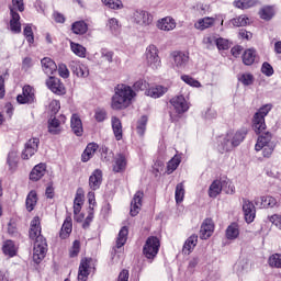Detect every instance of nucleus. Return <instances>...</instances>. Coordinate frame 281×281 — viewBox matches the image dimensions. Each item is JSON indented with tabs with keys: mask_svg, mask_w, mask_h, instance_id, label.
Returning <instances> with one entry per match:
<instances>
[{
	"mask_svg": "<svg viewBox=\"0 0 281 281\" xmlns=\"http://www.w3.org/2000/svg\"><path fill=\"white\" fill-rule=\"evenodd\" d=\"M41 217L35 216L31 221L29 236L31 240H35L33 247V260L37 265L41 262V260H43V258H45V254H47V241H45V238L43 235H41Z\"/></svg>",
	"mask_w": 281,
	"mask_h": 281,
	"instance_id": "1",
	"label": "nucleus"
},
{
	"mask_svg": "<svg viewBox=\"0 0 281 281\" xmlns=\"http://www.w3.org/2000/svg\"><path fill=\"white\" fill-rule=\"evenodd\" d=\"M137 93L135 90L128 85H117L114 89V94L111 99V109L113 111H123V109H128L131 104H133V100H135Z\"/></svg>",
	"mask_w": 281,
	"mask_h": 281,
	"instance_id": "2",
	"label": "nucleus"
},
{
	"mask_svg": "<svg viewBox=\"0 0 281 281\" xmlns=\"http://www.w3.org/2000/svg\"><path fill=\"white\" fill-rule=\"evenodd\" d=\"M245 137H247V128L245 127L237 131H228L225 136L218 138L220 153H231V150L243 144Z\"/></svg>",
	"mask_w": 281,
	"mask_h": 281,
	"instance_id": "3",
	"label": "nucleus"
},
{
	"mask_svg": "<svg viewBox=\"0 0 281 281\" xmlns=\"http://www.w3.org/2000/svg\"><path fill=\"white\" fill-rule=\"evenodd\" d=\"M274 148H276V143H273L271 133L269 132L259 136L255 145V150L257 153H259V150H262L263 157H271Z\"/></svg>",
	"mask_w": 281,
	"mask_h": 281,
	"instance_id": "4",
	"label": "nucleus"
},
{
	"mask_svg": "<svg viewBox=\"0 0 281 281\" xmlns=\"http://www.w3.org/2000/svg\"><path fill=\"white\" fill-rule=\"evenodd\" d=\"M144 60L147 67H150L151 69H157L158 67H161V57H159V48L157 47V45L149 44L145 48Z\"/></svg>",
	"mask_w": 281,
	"mask_h": 281,
	"instance_id": "5",
	"label": "nucleus"
},
{
	"mask_svg": "<svg viewBox=\"0 0 281 281\" xmlns=\"http://www.w3.org/2000/svg\"><path fill=\"white\" fill-rule=\"evenodd\" d=\"M159 247H161L159 238L155 236L148 237L143 247V254L145 258H147L148 260H153L154 258H156L159 254Z\"/></svg>",
	"mask_w": 281,
	"mask_h": 281,
	"instance_id": "6",
	"label": "nucleus"
},
{
	"mask_svg": "<svg viewBox=\"0 0 281 281\" xmlns=\"http://www.w3.org/2000/svg\"><path fill=\"white\" fill-rule=\"evenodd\" d=\"M169 103L171 104L176 115H183L190 111V100L183 94L175 95L170 99Z\"/></svg>",
	"mask_w": 281,
	"mask_h": 281,
	"instance_id": "7",
	"label": "nucleus"
},
{
	"mask_svg": "<svg viewBox=\"0 0 281 281\" xmlns=\"http://www.w3.org/2000/svg\"><path fill=\"white\" fill-rule=\"evenodd\" d=\"M171 60L173 69L177 71H183L188 67L190 60V53L183 50H175L171 53Z\"/></svg>",
	"mask_w": 281,
	"mask_h": 281,
	"instance_id": "8",
	"label": "nucleus"
},
{
	"mask_svg": "<svg viewBox=\"0 0 281 281\" xmlns=\"http://www.w3.org/2000/svg\"><path fill=\"white\" fill-rule=\"evenodd\" d=\"M132 19L136 25H139L140 27H148V25H153L154 20L153 14L146 10L134 11Z\"/></svg>",
	"mask_w": 281,
	"mask_h": 281,
	"instance_id": "9",
	"label": "nucleus"
},
{
	"mask_svg": "<svg viewBox=\"0 0 281 281\" xmlns=\"http://www.w3.org/2000/svg\"><path fill=\"white\" fill-rule=\"evenodd\" d=\"M254 203L259 210L278 207V200L272 195H260L255 198Z\"/></svg>",
	"mask_w": 281,
	"mask_h": 281,
	"instance_id": "10",
	"label": "nucleus"
},
{
	"mask_svg": "<svg viewBox=\"0 0 281 281\" xmlns=\"http://www.w3.org/2000/svg\"><path fill=\"white\" fill-rule=\"evenodd\" d=\"M82 205H85V190L77 189L75 200H74V214L76 221H82L85 218V215H80V212L82 210Z\"/></svg>",
	"mask_w": 281,
	"mask_h": 281,
	"instance_id": "11",
	"label": "nucleus"
},
{
	"mask_svg": "<svg viewBox=\"0 0 281 281\" xmlns=\"http://www.w3.org/2000/svg\"><path fill=\"white\" fill-rule=\"evenodd\" d=\"M36 100L35 90L32 86L26 85L22 89V94H19L16 101L19 104H32Z\"/></svg>",
	"mask_w": 281,
	"mask_h": 281,
	"instance_id": "12",
	"label": "nucleus"
},
{
	"mask_svg": "<svg viewBox=\"0 0 281 281\" xmlns=\"http://www.w3.org/2000/svg\"><path fill=\"white\" fill-rule=\"evenodd\" d=\"M91 269H93V260L89 258L81 259L78 270V280L87 281L91 273Z\"/></svg>",
	"mask_w": 281,
	"mask_h": 281,
	"instance_id": "13",
	"label": "nucleus"
},
{
	"mask_svg": "<svg viewBox=\"0 0 281 281\" xmlns=\"http://www.w3.org/2000/svg\"><path fill=\"white\" fill-rule=\"evenodd\" d=\"M69 68L77 78H89V66L85 61L72 60L69 63Z\"/></svg>",
	"mask_w": 281,
	"mask_h": 281,
	"instance_id": "14",
	"label": "nucleus"
},
{
	"mask_svg": "<svg viewBox=\"0 0 281 281\" xmlns=\"http://www.w3.org/2000/svg\"><path fill=\"white\" fill-rule=\"evenodd\" d=\"M156 27L157 30H160V32H172L173 30H177V20L167 15L157 20Z\"/></svg>",
	"mask_w": 281,
	"mask_h": 281,
	"instance_id": "15",
	"label": "nucleus"
},
{
	"mask_svg": "<svg viewBox=\"0 0 281 281\" xmlns=\"http://www.w3.org/2000/svg\"><path fill=\"white\" fill-rule=\"evenodd\" d=\"M40 143L41 140L36 137L29 139L22 151V159L27 160L31 159V157H34V155H36V151L38 150Z\"/></svg>",
	"mask_w": 281,
	"mask_h": 281,
	"instance_id": "16",
	"label": "nucleus"
},
{
	"mask_svg": "<svg viewBox=\"0 0 281 281\" xmlns=\"http://www.w3.org/2000/svg\"><path fill=\"white\" fill-rule=\"evenodd\" d=\"M243 212L246 223H254L256 220V205L248 199H243Z\"/></svg>",
	"mask_w": 281,
	"mask_h": 281,
	"instance_id": "17",
	"label": "nucleus"
},
{
	"mask_svg": "<svg viewBox=\"0 0 281 281\" xmlns=\"http://www.w3.org/2000/svg\"><path fill=\"white\" fill-rule=\"evenodd\" d=\"M214 234V221L212 218H206L203 221L200 228V238L202 240H207Z\"/></svg>",
	"mask_w": 281,
	"mask_h": 281,
	"instance_id": "18",
	"label": "nucleus"
},
{
	"mask_svg": "<svg viewBox=\"0 0 281 281\" xmlns=\"http://www.w3.org/2000/svg\"><path fill=\"white\" fill-rule=\"evenodd\" d=\"M144 199V192L137 191L131 202V216H137L142 211V200Z\"/></svg>",
	"mask_w": 281,
	"mask_h": 281,
	"instance_id": "19",
	"label": "nucleus"
},
{
	"mask_svg": "<svg viewBox=\"0 0 281 281\" xmlns=\"http://www.w3.org/2000/svg\"><path fill=\"white\" fill-rule=\"evenodd\" d=\"M46 86L53 93H56L57 95H63L65 93V86H63L60 79L58 78L49 77L48 80H46Z\"/></svg>",
	"mask_w": 281,
	"mask_h": 281,
	"instance_id": "20",
	"label": "nucleus"
},
{
	"mask_svg": "<svg viewBox=\"0 0 281 281\" xmlns=\"http://www.w3.org/2000/svg\"><path fill=\"white\" fill-rule=\"evenodd\" d=\"M70 128L72 133L77 135V137H82V134L85 133V128L82 127V120L80 119V115L78 114L71 115Z\"/></svg>",
	"mask_w": 281,
	"mask_h": 281,
	"instance_id": "21",
	"label": "nucleus"
},
{
	"mask_svg": "<svg viewBox=\"0 0 281 281\" xmlns=\"http://www.w3.org/2000/svg\"><path fill=\"white\" fill-rule=\"evenodd\" d=\"M111 126L116 142H121L122 137H124V130L122 127V121L120 120V117L112 116Z\"/></svg>",
	"mask_w": 281,
	"mask_h": 281,
	"instance_id": "22",
	"label": "nucleus"
},
{
	"mask_svg": "<svg viewBox=\"0 0 281 281\" xmlns=\"http://www.w3.org/2000/svg\"><path fill=\"white\" fill-rule=\"evenodd\" d=\"M214 23H216V18L205 16L201 18L194 23V29L199 30L200 32H203L205 30H210V27L214 26Z\"/></svg>",
	"mask_w": 281,
	"mask_h": 281,
	"instance_id": "23",
	"label": "nucleus"
},
{
	"mask_svg": "<svg viewBox=\"0 0 281 281\" xmlns=\"http://www.w3.org/2000/svg\"><path fill=\"white\" fill-rule=\"evenodd\" d=\"M102 186V170L95 169L89 178V188L92 191L100 190Z\"/></svg>",
	"mask_w": 281,
	"mask_h": 281,
	"instance_id": "24",
	"label": "nucleus"
},
{
	"mask_svg": "<svg viewBox=\"0 0 281 281\" xmlns=\"http://www.w3.org/2000/svg\"><path fill=\"white\" fill-rule=\"evenodd\" d=\"M45 172H47V166L45 164L41 162L36 165L30 173L31 181H41L45 177Z\"/></svg>",
	"mask_w": 281,
	"mask_h": 281,
	"instance_id": "25",
	"label": "nucleus"
},
{
	"mask_svg": "<svg viewBox=\"0 0 281 281\" xmlns=\"http://www.w3.org/2000/svg\"><path fill=\"white\" fill-rule=\"evenodd\" d=\"M234 269L235 273H237V276L241 278V276H245L246 273H249V271H251V262L248 259H240L235 265Z\"/></svg>",
	"mask_w": 281,
	"mask_h": 281,
	"instance_id": "26",
	"label": "nucleus"
},
{
	"mask_svg": "<svg viewBox=\"0 0 281 281\" xmlns=\"http://www.w3.org/2000/svg\"><path fill=\"white\" fill-rule=\"evenodd\" d=\"M166 93H168V88L164 86H151L145 91V95L154 99L161 98Z\"/></svg>",
	"mask_w": 281,
	"mask_h": 281,
	"instance_id": "27",
	"label": "nucleus"
},
{
	"mask_svg": "<svg viewBox=\"0 0 281 281\" xmlns=\"http://www.w3.org/2000/svg\"><path fill=\"white\" fill-rule=\"evenodd\" d=\"M42 69L47 76H52L56 69H58V66H56V63L54 59L49 57H44L42 60Z\"/></svg>",
	"mask_w": 281,
	"mask_h": 281,
	"instance_id": "28",
	"label": "nucleus"
},
{
	"mask_svg": "<svg viewBox=\"0 0 281 281\" xmlns=\"http://www.w3.org/2000/svg\"><path fill=\"white\" fill-rule=\"evenodd\" d=\"M16 251H19V247H16L14 241L9 239L2 244V252L4 256H8V258H14V256H16Z\"/></svg>",
	"mask_w": 281,
	"mask_h": 281,
	"instance_id": "29",
	"label": "nucleus"
},
{
	"mask_svg": "<svg viewBox=\"0 0 281 281\" xmlns=\"http://www.w3.org/2000/svg\"><path fill=\"white\" fill-rule=\"evenodd\" d=\"M240 236V226L238 223H232L225 231V237L227 240H236Z\"/></svg>",
	"mask_w": 281,
	"mask_h": 281,
	"instance_id": "30",
	"label": "nucleus"
},
{
	"mask_svg": "<svg viewBox=\"0 0 281 281\" xmlns=\"http://www.w3.org/2000/svg\"><path fill=\"white\" fill-rule=\"evenodd\" d=\"M98 148L100 147L95 143L88 144L85 151L81 155V161H83V164H87V161L92 159L93 155H95Z\"/></svg>",
	"mask_w": 281,
	"mask_h": 281,
	"instance_id": "31",
	"label": "nucleus"
},
{
	"mask_svg": "<svg viewBox=\"0 0 281 281\" xmlns=\"http://www.w3.org/2000/svg\"><path fill=\"white\" fill-rule=\"evenodd\" d=\"M106 27L111 32V34H113V36H120V34L122 33V24H120L119 19H109Z\"/></svg>",
	"mask_w": 281,
	"mask_h": 281,
	"instance_id": "32",
	"label": "nucleus"
},
{
	"mask_svg": "<svg viewBox=\"0 0 281 281\" xmlns=\"http://www.w3.org/2000/svg\"><path fill=\"white\" fill-rule=\"evenodd\" d=\"M10 29L14 34L21 33V15L18 12L12 11L11 13Z\"/></svg>",
	"mask_w": 281,
	"mask_h": 281,
	"instance_id": "33",
	"label": "nucleus"
},
{
	"mask_svg": "<svg viewBox=\"0 0 281 281\" xmlns=\"http://www.w3.org/2000/svg\"><path fill=\"white\" fill-rule=\"evenodd\" d=\"M221 192H223V182L221 180L213 181L209 188V196L216 199Z\"/></svg>",
	"mask_w": 281,
	"mask_h": 281,
	"instance_id": "34",
	"label": "nucleus"
},
{
	"mask_svg": "<svg viewBox=\"0 0 281 281\" xmlns=\"http://www.w3.org/2000/svg\"><path fill=\"white\" fill-rule=\"evenodd\" d=\"M124 170H126V157H124L122 154H119L113 162V171L124 172Z\"/></svg>",
	"mask_w": 281,
	"mask_h": 281,
	"instance_id": "35",
	"label": "nucleus"
},
{
	"mask_svg": "<svg viewBox=\"0 0 281 281\" xmlns=\"http://www.w3.org/2000/svg\"><path fill=\"white\" fill-rule=\"evenodd\" d=\"M252 128L257 135H260L262 131H266L267 124L265 123V119L255 114L252 120Z\"/></svg>",
	"mask_w": 281,
	"mask_h": 281,
	"instance_id": "36",
	"label": "nucleus"
},
{
	"mask_svg": "<svg viewBox=\"0 0 281 281\" xmlns=\"http://www.w3.org/2000/svg\"><path fill=\"white\" fill-rule=\"evenodd\" d=\"M74 229V224L71 222V217L68 216L63 223L59 236L60 238H69V234H71V231Z\"/></svg>",
	"mask_w": 281,
	"mask_h": 281,
	"instance_id": "37",
	"label": "nucleus"
},
{
	"mask_svg": "<svg viewBox=\"0 0 281 281\" xmlns=\"http://www.w3.org/2000/svg\"><path fill=\"white\" fill-rule=\"evenodd\" d=\"M199 243V236L191 235L183 245V252L184 254H192L194 251V247H196V244Z\"/></svg>",
	"mask_w": 281,
	"mask_h": 281,
	"instance_id": "38",
	"label": "nucleus"
},
{
	"mask_svg": "<svg viewBox=\"0 0 281 281\" xmlns=\"http://www.w3.org/2000/svg\"><path fill=\"white\" fill-rule=\"evenodd\" d=\"M61 131L63 126L58 119L53 117L48 120V133H50V135H58Z\"/></svg>",
	"mask_w": 281,
	"mask_h": 281,
	"instance_id": "39",
	"label": "nucleus"
},
{
	"mask_svg": "<svg viewBox=\"0 0 281 281\" xmlns=\"http://www.w3.org/2000/svg\"><path fill=\"white\" fill-rule=\"evenodd\" d=\"M250 23H251V19H249V16L245 14L231 20V25H233L234 27H245Z\"/></svg>",
	"mask_w": 281,
	"mask_h": 281,
	"instance_id": "40",
	"label": "nucleus"
},
{
	"mask_svg": "<svg viewBox=\"0 0 281 281\" xmlns=\"http://www.w3.org/2000/svg\"><path fill=\"white\" fill-rule=\"evenodd\" d=\"M126 240H128V227L123 226L119 232V236L116 238V247L120 249L126 245Z\"/></svg>",
	"mask_w": 281,
	"mask_h": 281,
	"instance_id": "41",
	"label": "nucleus"
},
{
	"mask_svg": "<svg viewBox=\"0 0 281 281\" xmlns=\"http://www.w3.org/2000/svg\"><path fill=\"white\" fill-rule=\"evenodd\" d=\"M70 49L79 58H86L87 48L78 43L70 42Z\"/></svg>",
	"mask_w": 281,
	"mask_h": 281,
	"instance_id": "42",
	"label": "nucleus"
},
{
	"mask_svg": "<svg viewBox=\"0 0 281 281\" xmlns=\"http://www.w3.org/2000/svg\"><path fill=\"white\" fill-rule=\"evenodd\" d=\"M71 30L74 34H87L89 26L87 25V22L85 21H77L72 23Z\"/></svg>",
	"mask_w": 281,
	"mask_h": 281,
	"instance_id": "43",
	"label": "nucleus"
},
{
	"mask_svg": "<svg viewBox=\"0 0 281 281\" xmlns=\"http://www.w3.org/2000/svg\"><path fill=\"white\" fill-rule=\"evenodd\" d=\"M218 37L214 34H207L203 37L202 43L206 49H214L216 47V43Z\"/></svg>",
	"mask_w": 281,
	"mask_h": 281,
	"instance_id": "44",
	"label": "nucleus"
},
{
	"mask_svg": "<svg viewBox=\"0 0 281 281\" xmlns=\"http://www.w3.org/2000/svg\"><path fill=\"white\" fill-rule=\"evenodd\" d=\"M183 199H186V187L183 186V182H180L176 186L175 191V200L176 203H183Z\"/></svg>",
	"mask_w": 281,
	"mask_h": 281,
	"instance_id": "45",
	"label": "nucleus"
},
{
	"mask_svg": "<svg viewBox=\"0 0 281 281\" xmlns=\"http://www.w3.org/2000/svg\"><path fill=\"white\" fill-rule=\"evenodd\" d=\"M243 63L244 65H251L252 63H256V49L248 48L243 54Z\"/></svg>",
	"mask_w": 281,
	"mask_h": 281,
	"instance_id": "46",
	"label": "nucleus"
},
{
	"mask_svg": "<svg viewBox=\"0 0 281 281\" xmlns=\"http://www.w3.org/2000/svg\"><path fill=\"white\" fill-rule=\"evenodd\" d=\"M38 201L36 191H31L26 196V210L27 212H32L34 207H36V203Z\"/></svg>",
	"mask_w": 281,
	"mask_h": 281,
	"instance_id": "47",
	"label": "nucleus"
},
{
	"mask_svg": "<svg viewBox=\"0 0 281 281\" xmlns=\"http://www.w3.org/2000/svg\"><path fill=\"white\" fill-rule=\"evenodd\" d=\"M257 0H235L233 2L235 8L239 10H249V8H254L256 5Z\"/></svg>",
	"mask_w": 281,
	"mask_h": 281,
	"instance_id": "48",
	"label": "nucleus"
},
{
	"mask_svg": "<svg viewBox=\"0 0 281 281\" xmlns=\"http://www.w3.org/2000/svg\"><path fill=\"white\" fill-rule=\"evenodd\" d=\"M180 80L189 87H193V89H201V81L194 79L190 75H181Z\"/></svg>",
	"mask_w": 281,
	"mask_h": 281,
	"instance_id": "49",
	"label": "nucleus"
},
{
	"mask_svg": "<svg viewBox=\"0 0 281 281\" xmlns=\"http://www.w3.org/2000/svg\"><path fill=\"white\" fill-rule=\"evenodd\" d=\"M181 164V157L180 156H173L167 164V175H172L177 168H179V165Z\"/></svg>",
	"mask_w": 281,
	"mask_h": 281,
	"instance_id": "50",
	"label": "nucleus"
},
{
	"mask_svg": "<svg viewBox=\"0 0 281 281\" xmlns=\"http://www.w3.org/2000/svg\"><path fill=\"white\" fill-rule=\"evenodd\" d=\"M259 16L263 21H271L273 19V8L272 7H263L259 11Z\"/></svg>",
	"mask_w": 281,
	"mask_h": 281,
	"instance_id": "51",
	"label": "nucleus"
},
{
	"mask_svg": "<svg viewBox=\"0 0 281 281\" xmlns=\"http://www.w3.org/2000/svg\"><path fill=\"white\" fill-rule=\"evenodd\" d=\"M103 5L110 8L111 10H122L124 4H122V0H101Z\"/></svg>",
	"mask_w": 281,
	"mask_h": 281,
	"instance_id": "52",
	"label": "nucleus"
},
{
	"mask_svg": "<svg viewBox=\"0 0 281 281\" xmlns=\"http://www.w3.org/2000/svg\"><path fill=\"white\" fill-rule=\"evenodd\" d=\"M148 124V116L143 115L136 125L137 133L142 136L146 133V125Z\"/></svg>",
	"mask_w": 281,
	"mask_h": 281,
	"instance_id": "53",
	"label": "nucleus"
},
{
	"mask_svg": "<svg viewBox=\"0 0 281 281\" xmlns=\"http://www.w3.org/2000/svg\"><path fill=\"white\" fill-rule=\"evenodd\" d=\"M268 265L274 269H281V255L273 254L268 259Z\"/></svg>",
	"mask_w": 281,
	"mask_h": 281,
	"instance_id": "54",
	"label": "nucleus"
},
{
	"mask_svg": "<svg viewBox=\"0 0 281 281\" xmlns=\"http://www.w3.org/2000/svg\"><path fill=\"white\" fill-rule=\"evenodd\" d=\"M238 80L244 85V87H249L254 85V75L245 72L238 76Z\"/></svg>",
	"mask_w": 281,
	"mask_h": 281,
	"instance_id": "55",
	"label": "nucleus"
},
{
	"mask_svg": "<svg viewBox=\"0 0 281 281\" xmlns=\"http://www.w3.org/2000/svg\"><path fill=\"white\" fill-rule=\"evenodd\" d=\"M113 157H114L113 151H111L106 147L102 148V153H101L102 161H104L105 164H111V161L113 160Z\"/></svg>",
	"mask_w": 281,
	"mask_h": 281,
	"instance_id": "56",
	"label": "nucleus"
},
{
	"mask_svg": "<svg viewBox=\"0 0 281 281\" xmlns=\"http://www.w3.org/2000/svg\"><path fill=\"white\" fill-rule=\"evenodd\" d=\"M273 109V105L271 104H266L262 105L257 113H255V115H258V117H262L265 120V117H267V115H269V112Z\"/></svg>",
	"mask_w": 281,
	"mask_h": 281,
	"instance_id": "57",
	"label": "nucleus"
},
{
	"mask_svg": "<svg viewBox=\"0 0 281 281\" xmlns=\"http://www.w3.org/2000/svg\"><path fill=\"white\" fill-rule=\"evenodd\" d=\"M149 88H150V85L144 79H139L134 83V89L136 91H148Z\"/></svg>",
	"mask_w": 281,
	"mask_h": 281,
	"instance_id": "58",
	"label": "nucleus"
},
{
	"mask_svg": "<svg viewBox=\"0 0 281 281\" xmlns=\"http://www.w3.org/2000/svg\"><path fill=\"white\" fill-rule=\"evenodd\" d=\"M216 47H217V49H223V50H225V49H229V47H232V43H229V41L228 40H225V38H223V37H217V42H216Z\"/></svg>",
	"mask_w": 281,
	"mask_h": 281,
	"instance_id": "59",
	"label": "nucleus"
},
{
	"mask_svg": "<svg viewBox=\"0 0 281 281\" xmlns=\"http://www.w3.org/2000/svg\"><path fill=\"white\" fill-rule=\"evenodd\" d=\"M16 10H19V12H23V10H25L23 0H12V5L10 7L11 14L12 12H16Z\"/></svg>",
	"mask_w": 281,
	"mask_h": 281,
	"instance_id": "60",
	"label": "nucleus"
},
{
	"mask_svg": "<svg viewBox=\"0 0 281 281\" xmlns=\"http://www.w3.org/2000/svg\"><path fill=\"white\" fill-rule=\"evenodd\" d=\"M94 120L97 122H104L106 120V110L98 108L94 110Z\"/></svg>",
	"mask_w": 281,
	"mask_h": 281,
	"instance_id": "61",
	"label": "nucleus"
},
{
	"mask_svg": "<svg viewBox=\"0 0 281 281\" xmlns=\"http://www.w3.org/2000/svg\"><path fill=\"white\" fill-rule=\"evenodd\" d=\"M269 223L273 224L277 229L281 232V215L280 214H273L268 216Z\"/></svg>",
	"mask_w": 281,
	"mask_h": 281,
	"instance_id": "62",
	"label": "nucleus"
},
{
	"mask_svg": "<svg viewBox=\"0 0 281 281\" xmlns=\"http://www.w3.org/2000/svg\"><path fill=\"white\" fill-rule=\"evenodd\" d=\"M23 34H24L27 43H30V44L34 43V32L32 31V26L26 25L24 27Z\"/></svg>",
	"mask_w": 281,
	"mask_h": 281,
	"instance_id": "63",
	"label": "nucleus"
},
{
	"mask_svg": "<svg viewBox=\"0 0 281 281\" xmlns=\"http://www.w3.org/2000/svg\"><path fill=\"white\" fill-rule=\"evenodd\" d=\"M261 72H263L265 76H273V67L269 63H263L261 66Z\"/></svg>",
	"mask_w": 281,
	"mask_h": 281,
	"instance_id": "64",
	"label": "nucleus"
}]
</instances>
